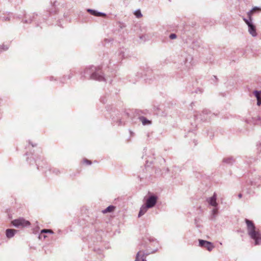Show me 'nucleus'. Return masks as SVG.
Instances as JSON below:
<instances>
[{
	"instance_id": "f257e3e1",
	"label": "nucleus",
	"mask_w": 261,
	"mask_h": 261,
	"mask_svg": "<svg viewBox=\"0 0 261 261\" xmlns=\"http://www.w3.org/2000/svg\"><path fill=\"white\" fill-rule=\"evenodd\" d=\"M247 224V231L249 236L255 241V245L261 244V233L256 229L252 221L245 219Z\"/></svg>"
},
{
	"instance_id": "aec40b11",
	"label": "nucleus",
	"mask_w": 261,
	"mask_h": 261,
	"mask_svg": "<svg viewBox=\"0 0 261 261\" xmlns=\"http://www.w3.org/2000/svg\"><path fill=\"white\" fill-rule=\"evenodd\" d=\"M12 14H10V13H9L8 14V16H4L2 18V20H4V21H8L10 19V15H11Z\"/></svg>"
},
{
	"instance_id": "f3484780",
	"label": "nucleus",
	"mask_w": 261,
	"mask_h": 261,
	"mask_svg": "<svg viewBox=\"0 0 261 261\" xmlns=\"http://www.w3.org/2000/svg\"><path fill=\"white\" fill-rule=\"evenodd\" d=\"M192 60V57L190 55H186L185 64H190Z\"/></svg>"
},
{
	"instance_id": "0eeeda50",
	"label": "nucleus",
	"mask_w": 261,
	"mask_h": 261,
	"mask_svg": "<svg viewBox=\"0 0 261 261\" xmlns=\"http://www.w3.org/2000/svg\"><path fill=\"white\" fill-rule=\"evenodd\" d=\"M87 11L88 12H89V13H90V14H91L92 15H93L94 16H97V17H100V16L106 17V16H107V14L106 13H105L101 12H98L97 10L91 9H87Z\"/></svg>"
},
{
	"instance_id": "7ed1b4c3",
	"label": "nucleus",
	"mask_w": 261,
	"mask_h": 261,
	"mask_svg": "<svg viewBox=\"0 0 261 261\" xmlns=\"http://www.w3.org/2000/svg\"><path fill=\"white\" fill-rule=\"evenodd\" d=\"M11 223L17 227H24L30 225L31 223L29 221L23 218H19L13 220Z\"/></svg>"
},
{
	"instance_id": "20e7f679",
	"label": "nucleus",
	"mask_w": 261,
	"mask_h": 261,
	"mask_svg": "<svg viewBox=\"0 0 261 261\" xmlns=\"http://www.w3.org/2000/svg\"><path fill=\"white\" fill-rule=\"evenodd\" d=\"M199 246L205 248L208 251H211L214 248V245L210 242L202 240H199Z\"/></svg>"
},
{
	"instance_id": "412c9836",
	"label": "nucleus",
	"mask_w": 261,
	"mask_h": 261,
	"mask_svg": "<svg viewBox=\"0 0 261 261\" xmlns=\"http://www.w3.org/2000/svg\"><path fill=\"white\" fill-rule=\"evenodd\" d=\"M83 164L86 165H91V162L90 160H88V159H85L83 160Z\"/></svg>"
},
{
	"instance_id": "9b49d317",
	"label": "nucleus",
	"mask_w": 261,
	"mask_h": 261,
	"mask_svg": "<svg viewBox=\"0 0 261 261\" xmlns=\"http://www.w3.org/2000/svg\"><path fill=\"white\" fill-rule=\"evenodd\" d=\"M208 203L212 206H217V203L216 202V195L215 194L210 198V200H208Z\"/></svg>"
},
{
	"instance_id": "a878e982",
	"label": "nucleus",
	"mask_w": 261,
	"mask_h": 261,
	"mask_svg": "<svg viewBox=\"0 0 261 261\" xmlns=\"http://www.w3.org/2000/svg\"><path fill=\"white\" fill-rule=\"evenodd\" d=\"M214 211V213H215L216 212L217 210H214V211Z\"/></svg>"
},
{
	"instance_id": "9d476101",
	"label": "nucleus",
	"mask_w": 261,
	"mask_h": 261,
	"mask_svg": "<svg viewBox=\"0 0 261 261\" xmlns=\"http://www.w3.org/2000/svg\"><path fill=\"white\" fill-rule=\"evenodd\" d=\"M253 93L257 98V105L260 106L261 105V91H255L253 92Z\"/></svg>"
},
{
	"instance_id": "1a4fd4ad",
	"label": "nucleus",
	"mask_w": 261,
	"mask_h": 261,
	"mask_svg": "<svg viewBox=\"0 0 261 261\" xmlns=\"http://www.w3.org/2000/svg\"><path fill=\"white\" fill-rule=\"evenodd\" d=\"M17 230L13 229H8L6 231V233L7 237L8 238H11L13 237L15 233L16 232Z\"/></svg>"
},
{
	"instance_id": "423d86ee",
	"label": "nucleus",
	"mask_w": 261,
	"mask_h": 261,
	"mask_svg": "<svg viewBox=\"0 0 261 261\" xmlns=\"http://www.w3.org/2000/svg\"><path fill=\"white\" fill-rule=\"evenodd\" d=\"M156 197L152 196L150 197L146 201V207L150 208L153 207L156 203Z\"/></svg>"
},
{
	"instance_id": "393cba45",
	"label": "nucleus",
	"mask_w": 261,
	"mask_h": 261,
	"mask_svg": "<svg viewBox=\"0 0 261 261\" xmlns=\"http://www.w3.org/2000/svg\"><path fill=\"white\" fill-rule=\"evenodd\" d=\"M143 37H144V36H140V38L141 39H143Z\"/></svg>"
},
{
	"instance_id": "4468645a",
	"label": "nucleus",
	"mask_w": 261,
	"mask_h": 261,
	"mask_svg": "<svg viewBox=\"0 0 261 261\" xmlns=\"http://www.w3.org/2000/svg\"><path fill=\"white\" fill-rule=\"evenodd\" d=\"M9 47V45L3 44L0 45V54L3 51H6L8 49Z\"/></svg>"
},
{
	"instance_id": "f03ea898",
	"label": "nucleus",
	"mask_w": 261,
	"mask_h": 261,
	"mask_svg": "<svg viewBox=\"0 0 261 261\" xmlns=\"http://www.w3.org/2000/svg\"><path fill=\"white\" fill-rule=\"evenodd\" d=\"M243 20L248 27V31L249 34L253 37H256L257 36V33L256 32V26L253 22V21H251L250 19L247 20L245 17H243Z\"/></svg>"
},
{
	"instance_id": "dca6fc26",
	"label": "nucleus",
	"mask_w": 261,
	"mask_h": 261,
	"mask_svg": "<svg viewBox=\"0 0 261 261\" xmlns=\"http://www.w3.org/2000/svg\"><path fill=\"white\" fill-rule=\"evenodd\" d=\"M140 119L143 125L149 124L151 123V121L147 120L145 117H142Z\"/></svg>"
},
{
	"instance_id": "b1692460",
	"label": "nucleus",
	"mask_w": 261,
	"mask_h": 261,
	"mask_svg": "<svg viewBox=\"0 0 261 261\" xmlns=\"http://www.w3.org/2000/svg\"><path fill=\"white\" fill-rule=\"evenodd\" d=\"M242 194H239V197L240 198H241L242 197Z\"/></svg>"
},
{
	"instance_id": "2eb2a0df",
	"label": "nucleus",
	"mask_w": 261,
	"mask_h": 261,
	"mask_svg": "<svg viewBox=\"0 0 261 261\" xmlns=\"http://www.w3.org/2000/svg\"><path fill=\"white\" fill-rule=\"evenodd\" d=\"M147 207H146V206H142L141 209H140V211L139 212V215H138V216L139 217H141V216H142L143 215H144L147 211Z\"/></svg>"
},
{
	"instance_id": "4be33fe9",
	"label": "nucleus",
	"mask_w": 261,
	"mask_h": 261,
	"mask_svg": "<svg viewBox=\"0 0 261 261\" xmlns=\"http://www.w3.org/2000/svg\"><path fill=\"white\" fill-rule=\"evenodd\" d=\"M169 37L170 39H175L177 38V35L174 33H172L169 35Z\"/></svg>"
},
{
	"instance_id": "f8f14e48",
	"label": "nucleus",
	"mask_w": 261,
	"mask_h": 261,
	"mask_svg": "<svg viewBox=\"0 0 261 261\" xmlns=\"http://www.w3.org/2000/svg\"><path fill=\"white\" fill-rule=\"evenodd\" d=\"M135 261H146L144 258V255L141 251L139 252L137 255Z\"/></svg>"
},
{
	"instance_id": "ddd939ff",
	"label": "nucleus",
	"mask_w": 261,
	"mask_h": 261,
	"mask_svg": "<svg viewBox=\"0 0 261 261\" xmlns=\"http://www.w3.org/2000/svg\"><path fill=\"white\" fill-rule=\"evenodd\" d=\"M115 209V207L114 206L110 205V206H108L106 209L103 210L102 211V213L105 214V213H107L112 212L114 211Z\"/></svg>"
},
{
	"instance_id": "39448f33",
	"label": "nucleus",
	"mask_w": 261,
	"mask_h": 261,
	"mask_svg": "<svg viewBox=\"0 0 261 261\" xmlns=\"http://www.w3.org/2000/svg\"><path fill=\"white\" fill-rule=\"evenodd\" d=\"M38 17V14L36 13H33L29 15H25L23 19V22L24 23H30L32 21H37L36 19Z\"/></svg>"
},
{
	"instance_id": "6ab92c4d",
	"label": "nucleus",
	"mask_w": 261,
	"mask_h": 261,
	"mask_svg": "<svg viewBox=\"0 0 261 261\" xmlns=\"http://www.w3.org/2000/svg\"><path fill=\"white\" fill-rule=\"evenodd\" d=\"M41 233H53L54 232L51 229H42L41 231Z\"/></svg>"
},
{
	"instance_id": "6e6552de",
	"label": "nucleus",
	"mask_w": 261,
	"mask_h": 261,
	"mask_svg": "<svg viewBox=\"0 0 261 261\" xmlns=\"http://www.w3.org/2000/svg\"><path fill=\"white\" fill-rule=\"evenodd\" d=\"M257 11H261V8L257 7H254L251 10L249 11L247 13V18H246V19H250L251 21H252V15L253 13L256 12Z\"/></svg>"
},
{
	"instance_id": "a211bd4d",
	"label": "nucleus",
	"mask_w": 261,
	"mask_h": 261,
	"mask_svg": "<svg viewBox=\"0 0 261 261\" xmlns=\"http://www.w3.org/2000/svg\"><path fill=\"white\" fill-rule=\"evenodd\" d=\"M134 14L137 18H140L142 16L141 11L139 10H136Z\"/></svg>"
},
{
	"instance_id": "5701e85b",
	"label": "nucleus",
	"mask_w": 261,
	"mask_h": 261,
	"mask_svg": "<svg viewBox=\"0 0 261 261\" xmlns=\"http://www.w3.org/2000/svg\"><path fill=\"white\" fill-rule=\"evenodd\" d=\"M111 41V40H109V39H105V41L106 42H110Z\"/></svg>"
}]
</instances>
